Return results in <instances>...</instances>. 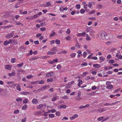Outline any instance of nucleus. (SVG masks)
Instances as JSON below:
<instances>
[{
  "label": "nucleus",
  "mask_w": 122,
  "mask_h": 122,
  "mask_svg": "<svg viewBox=\"0 0 122 122\" xmlns=\"http://www.w3.org/2000/svg\"><path fill=\"white\" fill-rule=\"evenodd\" d=\"M57 99V97H56L55 96L53 97L51 99L52 101H54L56 100Z\"/></svg>",
  "instance_id": "ea45409f"
},
{
  "label": "nucleus",
  "mask_w": 122,
  "mask_h": 122,
  "mask_svg": "<svg viewBox=\"0 0 122 122\" xmlns=\"http://www.w3.org/2000/svg\"><path fill=\"white\" fill-rule=\"evenodd\" d=\"M66 32L67 34H69L70 33V30L69 29H68L66 31Z\"/></svg>",
  "instance_id": "6e6d98bb"
},
{
  "label": "nucleus",
  "mask_w": 122,
  "mask_h": 122,
  "mask_svg": "<svg viewBox=\"0 0 122 122\" xmlns=\"http://www.w3.org/2000/svg\"><path fill=\"white\" fill-rule=\"evenodd\" d=\"M76 46H77V48H80L81 47V45H79V43H77L76 44Z\"/></svg>",
  "instance_id": "e2e57ef3"
},
{
  "label": "nucleus",
  "mask_w": 122,
  "mask_h": 122,
  "mask_svg": "<svg viewBox=\"0 0 122 122\" xmlns=\"http://www.w3.org/2000/svg\"><path fill=\"white\" fill-rule=\"evenodd\" d=\"M16 89L17 90H19V91H20L21 90L20 86L18 85H17V87H16Z\"/></svg>",
  "instance_id": "393cba45"
},
{
  "label": "nucleus",
  "mask_w": 122,
  "mask_h": 122,
  "mask_svg": "<svg viewBox=\"0 0 122 122\" xmlns=\"http://www.w3.org/2000/svg\"><path fill=\"white\" fill-rule=\"evenodd\" d=\"M104 118L103 117H101L98 118L97 120L99 121H101L102 120H103Z\"/></svg>",
  "instance_id": "4c0bfd02"
},
{
  "label": "nucleus",
  "mask_w": 122,
  "mask_h": 122,
  "mask_svg": "<svg viewBox=\"0 0 122 122\" xmlns=\"http://www.w3.org/2000/svg\"><path fill=\"white\" fill-rule=\"evenodd\" d=\"M76 55V54L75 53H73L70 55L71 56L72 58H74Z\"/></svg>",
  "instance_id": "bb28decb"
},
{
  "label": "nucleus",
  "mask_w": 122,
  "mask_h": 122,
  "mask_svg": "<svg viewBox=\"0 0 122 122\" xmlns=\"http://www.w3.org/2000/svg\"><path fill=\"white\" fill-rule=\"evenodd\" d=\"M15 72H13L11 73H9L8 74V75L9 76H15Z\"/></svg>",
  "instance_id": "9d476101"
},
{
  "label": "nucleus",
  "mask_w": 122,
  "mask_h": 122,
  "mask_svg": "<svg viewBox=\"0 0 122 122\" xmlns=\"http://www.w3.org/2000/svg\"><path fill=\"white\" fill-rule=\"evenodd\" d=\"M56 114L57 116H60L61 115V113L60 112L57 111L56 112Z\"/></svg>",
  "instance_id": "58836bf2"
},
{
  "label": "nucleus",
  "mask_w": 122,
  "mask_h": 122,
  "mask_svg": "<svg viewBox=\"0 0 122 122\" xmlns=\"http://www.w3.org/2000/svg\"><path fill=\"white\" fill-rule=\"evenodd\" d=\"M85 34H86V33L85 32L81 33H79V34H78L77 36H84Z\"/></svg>",
  "instance_id": "5701e85b"
},
{
  "label": "nucleus",
  "mask_w": 122,
  "mask_h": 122,
  "mask_svg": "<svg viewBox=\"0 0 122 122\" xmlns=\"http://www.w3.org/2000/svg\"><path fill=\"white\" fill-rule=\"evenodd\" d=\"M107 110V109H105V108H100L98 109L97 110V112L100 113H101Z\"/></svg>",
  "instance_id": "20e7f679"
},
{
  "label": "nucleus",
  "mask_w": 122,
  "mask_h": 122,
  "mask_svg": "<svg viewBox=\"0 0 122 122\" xmlns=\"http://www.w3.org/2000/svg\"><path fill=\"white\" fill-rule=\"evenodd\" d=\"M106 36H107L106 32L104 31H101L100 34V37L103 39H106Z\"/></svg>",
  "instance_id": "f257e3e1"
},
{
  "label": "nucleus",
  "mask_w": 122,
  "mask_h": 122,
  "mask_svg": "<svg viewBox=\"0 0 122 122\" xmlns=\"http://www.w3.org/2000/svg\"><path fill=\"white\" fill-rule=\"evenodd\" d=\"M76 7L77 9H79L80 8V4H77L76 5Z\"/></svg>",
  "instance_id": "c03bdc74"
},
{
  "label": "nucleus",
  "mask_w": 122,
  "mask_h": 122,
  "mask_svg": "<svg viewBox=\"0 0 122 122\" xmlns=\"http://www.w3.org/2000/svg\"><path fill=\"white\" fill-rule=\"evenodd\" d=\"M92 89L93 90H95L97 88V86H93L92 87Z\"/></svg>",
  "instance_id": "864d4df0"
},
{
  "label": "nucleus",
  "mask_w": 122,
  "mask_h": 122,
  "mask_svg": "<svg viewBox=\"0 0 122 122\" xmlns=\"http://www.w3.org/2000/svg\"><path fill=\"white\" fill-rule=\"evenodd\" d=\"M32 102L34 104H37L38 102V101L37 99L36 98L33 99L32 100Z\"/></svg>",
  "instance_id": "0eeeda50"
},
{
  "label": "nucleus",
  "mask_w": 122,
  "mask_h": 122,
  "mask_svg": "<svg viewBox=\"0 0 122 122\" xmlns=\"http://www.w3.org/2000/svg\"><path fill=\"white\" fill-rule=\"evenodd\" d=\"M54 73L53 72L50 71L47 73L46 76L48 77L53 76L54 75Z\"/></svg>",
  "instance_id": "f03ea898"
},
{
  "label": "nucleus",
  "mask_w": 122,
  "mask_h": 122,
  "mask_svg": "<svg viewBox=\"0 0 122 122\" xmlns=\"http://www.w3.org/2000/svg\"><path fill=\"white\" fill-rule=\"evenodd\" d=\"M93 67L97 68H99L101 67L99 64H94L93 65Z\"/></svg>",
  "instance_id": "1a4fd4ad"
},
{
  "label": "nucleus",
  "mask_w": 122,
  "mask_h": 122,
  "mask_svg": "<svg viewBox=\"0 0 122 122\" xmlns=\"http://www.w3.org/2000/svg\"><path fill=\"white\" fill-rule=\"evenodd\" d=\"M53 79L52 78H48L47 79V81L48 82H51L53 81Z\"/></svg>",
  "instance_id": "412c9836"
},
{
  "label": "nucleus",
  "mask_w": 122,
  "mask_h": 122,
  "mask_svg": "<svg viewBox=\"0 0 122 122\" xmlns=\"http://www.w3.org/2000/svg\"><path fill=\"white\" fill-rule=\"evenodd\" d=\"M78 116V115L76 114H74L73 116L70 117V119L71 120L74 119Z\"/></svg>",
  "instance_id": "39448f33"
},
{
  "label": "nucleus",
  "mask_w": 122,
  "mask_h": 122,
  "mask_svg": "<svg viewBox=\"0 0 122 122\" xmlns=\"http://www.w3.org/2000/svg\"><path fill=\"white\" fill-rule=\"evenodd\" d=\"M112 57V56L111 55H108L107 57V59H109L110 58H111Z\"/></svg>",
  "instance_id": "338daca9"
},
{
  "label": "nucleus",
  "mask_w": 122,
  "mask_h": 122,
  "mask_svg": "<svg viewBox=\"0 0 122 122\" xmlns=\"http://www.w3.org/2000/svg\"><path fill=\"white\" fill-rule=\"evenodd\" d=\"M26 117H25L24 119H22L21 120L22 122H25L26 120Z\"/></svg>",
  "instance_id": "0e129e2a"
},
{
  "label": "nucleus",
  "mask_w": 122,
  "mask_h": 122,
  "mask_svg": "<svg viewBox=\"0 0 122 122\" xmlns=\"http://www.w3.org/2000/svg\"><path fill=\"white\" fill-rule=\"evenodd\" d=\"M92 2H89L88 4V6L90 8H92L93 6L92 5Z\"/></svg>",
  "instance_id": "9b49d317"
},
{
  "label": "nucleus",
  "mask_w": 122,
  "mask_h": 122,
  "mask_svg": "<svg viewBox=\"0 0 122 122\" xmlns=\"http://www.w3.org/2000/svg\"><path fill=\"white\" fill-rule=\"evenodd\" d=\"M81 92L80 91H79L78 93V95L76 96V97H77L79 96V97H80V96L81 95Z\"/></svg>",
  "instance_id": "13d9d810"
},
{
  "label": "nucleus",
  "mask_w": 122,
  "mask_h": 122,
  "mask_svg": "<svg viewBox=\"0 0 122 122\" xmlns=\"http://www.w3.org/2000/svg\"><path fill=\"white\" fill-rule=\"evenodd\" d=\"M23 65V63H22L21 64H17V66L18 67H21Z\"/></svg>",
  "instance_id": "c9c22d12"
},
{
  "label": "nucleus",
  "mask_w": 122,
  "mask_h": 122,
  "mask_svg": "<svg viewBox=\"0 0 122 122\" xmlns=\"http://www.w3.org/2000/svg\"><path fill=\"white\" fill-rule=\"evenodd\" d=\"M55 115L53 114H49V116L51 118H53L55 117Z\"/></svg>",
  "instance_id": "f704fd0d"
},
{
  "label": "nucleus",
  "mask_w": 122,
  "mask_h": 122,
  "mask_svg": "<svg viewBox=\"0 0 122 122\" xmlns=\"http://www.w3.org/2000/svg\"><path fill=\"white\" fill-rule=\"evenodd\" d=\"M106 88L109 89H111L113 88V86L112 85L107 86H106Z\"/></svg>",
  "instance_id": "ddd939ff"
},
{
  "label": "nucleus",
  "mask_w": 122,
  "mask_h": 122,
  "mask_svg": "<svg viewBox=\"0 0 122 122\" xmlns=\"http://www.w3.org/2000/svg\"><path fill=\"white\" fill-rule=\"evenodd\" d=\"M71 84L70 82L68 83L66 85V87L67 88H69L71 86Z\"/></svg>",
  "instance_id": "a878e982"
},
{
  "label": "nucleus",
  "mask_w": 122,
  "mask_h": 122,
  "mask_svg": "<svg viewBox=\"0 0 122 122\" xmlns=\"http://www.w3.org/2000/svg\"><path fill=\"white\" fill-rule=\"evenodd\" d=\"M115 61L112 59H111L109 60V63H113Z\"/></svg>",
  "instance_id": "e433bc0d"
},
{
  "label": "nucleus",
  "mask_w": 122,
  "mask_h": 122,
  "mask_svg": "<svg viewBox=\"0 0 122 122\" xmlns=\"http://www.w3.org/2000/svg\"><path fill=\"white\" fill-rule=\"evenodd\" d=\"M16 59L15 58H12L11 59V61L12 63H14L16 61Z\"/></svg>",
  "instance_id": "72a5a7b5"
},
{
  "label": "nucleus",
  "mask_w": 122,
  "mask_h": 122,
  "mask_svg": "<svg viewBox=\"0 0 122 122\" xmlns=\"http://www.w3.org/2000/svg\"><path fill=\"white\" fill-rule=\"evenodd\" d=\"M38 81H33V82H31V83L32 84H36L38 83Z\"/></svg>",
  "instance_id": "3c124183"
},
{
  "label": "nucleus",
  "mask_w": 122,
  "mask_h": 122,
  "mask_svg": "<svg viewBox=\"0 0 122 122\" xmlns=\"http://www.w3.org/2000/svg\"><path fill=\"white\" fill-rule=\"evenodd\" d=\"M13 35V33L7 34L6 36V37L7 38H10L12 37Z\"/></svg>",
  "instance_id": "7ed1b4c3"
},
{
  "label": "nucleus",
  "mask_w": 122,
  "mask_h": 122,
  "mask_svg": "<svg viewBox=\"0 0 122 122\" xmlns=\"http://www.w3.org/2000/svg\"><path fill=\"white\" fill-rule=\"evenodd\" d=\"M10 44L9 41L6 40L4 43V45L5 46L7 45Z\"/></svg>",
  "instance_id": "aec40b11"
},
{
  "label": "nucleus",
  "mask_w": 122,
  "mask_h": 122,
  "mask_svg": "<svg viewBox=\"0 0 122 122\" xmlns=\"http://www.w3.org/2000/svg\"><path fill=\"white\" fill-rule=\"evenodd\" d=\"M40 29L41 31H45L46 30V29L45 27H42Z\"/></svg>",
  "instance_id": "de8ad7c7"
},
{
  "label": "nucleus",
  "mask_w": 122,
  "mask_h": 122,
  "mask_svg": "<svg viewBox=\"0 0 122 122\" xmlns=\"http://www.w3.org/2000/svg\"><path fill=\"white\" fill-rule=\"evenodd\" d=\"M66 107V106L65 105H61L60 108H62L65 109Z\"/></svg>",
  "instance_id": "2f4dec72"
},
{
  "label": "nucleus",
  "mask_w": 122,
  "mask_h": 122,
  "mask_svg": "<svg viewBox=\"0 0 122 122\" xmlns=\"http://www.w3.org/2000/svg\"><path fill=\"white\" fill-rule=\"evenodd\" d=\"M45 82V81L44 80H42L40 81H39L38 83L39 84H43Z\"/></svg>",
  "instance_id": "4be33fe9"
},
{
  "label": "nucleus",
  "mask_w": 122,
  "mask_h": 122,
  "mask_svg": "<svg viewBox=\"0 0 122 122\" xmlns=\"http://www.w3.org/2000/svg\"><path fill=\"white\" fill-rule=\"evenodd\" d=\"M27 102V99H25L23 101V103H24L26 104Z\"/></svg>",
  "instance_id": "052dcab7"
},
{
  "label": "nucleus",
  "mask_w": 122,
  "mask_h": 122,
  "mask_svg": "<svg viewBox=\"0 0 122 122\" xmlns=\"http://www.w3.org/2000/svg\"><path fill=\"white\" fill-rule=\"evenodd\" d=\"M99 58L100 59L99 62L100 63L102 62L105 59V58L104 57L102 56L100 57Z\"/></svg>",
  "instance_id": "6e6552de"
},
{
  "label": "nucleus",
  "mask_w": 122,
  "mask_h": 122,
  "mask_svg": "<svg viewBox=\"0 0 122 122\" xmlns=\"http://www.w3.org/2000/svg\"><path fill=\"white\" fill-rule=\"evenodd\" d=\"M87 32H92V30L91 29V27H88L86 29V30Z\"/></svg>",
  "instance_id": "2eb2a0df"
},
{
  "label": "nucleus",
  "mask_w": 122,
  "mask_h": 122,
  "mask_svg": "<svg viewBox=\"0 0 122 122\" xmlns=\"http://www.w3.org/2000/svg\"><path fill=\"white\" fill-rule=\"evenodd\" d=\"M42 35L41 33H38L36 36V37L37 38H38L39 37L41 36Z\"/></svg>",
  "instance_id": "09e8293b"
},
{
  "label": "nucleus",
  "mask_w": 122,
  "mask_h": 122,
  "mask_svg": "<svg viewBox=\"0 0 122 122\" xmlns=\"http://www.w3.org/2000/svg\"><path fill=\"white\" fill-rule=\"evenodd\" d=\"M47 89L46 85L42 86L41 88L38 90V91H42Z\"/></svg>",
  "instance_id": "423d86ee"
},
{
  "label": "nucleus",
  "mask_w": 122,
  "mask_h": 122,
  "mask_svg": "<svg viewBox=\"0 0 122 122\" xmlns=\"http://www.w3.org/2000/svg\"><path fill=\"white\" fill-rule=\"evenodd\" d=\"M116 56L118 58L122 59V56L121 55H118V54H117L116 55Z\"/></svg>",
  "instance_id": "6ab92c4d"
},
{
  "label": "nucleus",
  "mask_w": 122,
  "mask_h": 122,
  "mask_svg": "<svg viewBox=\"0 0 122 122\" xmlns=\"http://www.w3.org/2000/svg\"><path fill=\"white\" fill-rule=\"evenodd\" d=\"M87 53L86 52H84L83 53V57H85L86 56V55H87Z\"/></svg>",
  "instance_id": "5fc2aeb1"
},
{
  "label": "nucleus",
  "mask_w": 122,
  "mask_h": 122,
  "mask_svg": "<svg viewBox=\"0 0 122 122\" xmlns=\"http://www.w3.org/2000/svg\"><path fill=\"white\" fill-rule=\"evenodd\" d=\"M55 32L54 31V30H52V34H50L49 35V37L50 38L51 37H52L54 35L56 34Z\"/></svg>",
  "instance_id": "dca6fc26"
},
{
  "label": "nucleus",
  "mask_w": 122,
  "mask_h": 122,
  "mask_svg": "<svg viewBox=\"0 0 122 122\" xmlns=\"http://www.w3.org/2000/svg\"><path fill=\"white\" fill-rule=\"evenodd\" d=\"M117 37L118 38L122 39V35H117Z\"/></svg>",
  "instance_id": "774afa93"
},
{
  "label": "nucleus",
  "mask_w": 122,
  "mask_h": 122,
  "mask_svg": "<svg viewBox=\"0 0 122 122\" xmlns=\"http://www.w3.org/2000/svg\"><path fill=\"white\" fill-rule=\"evenodd\" d=\"M95 12V10H92L90 11V12H89V14H94Z\"/></svg>",
  "instance_id": "a19ab883"
},
{
  "label": "nucleus",
  "mask_w": 122,
  "mask_h": 122,
  "mask_svg": "<svg viewBox=\"0 0 122 122\" xmlns=\"http://www.w3.org/2000/svg\"><path fill=\"white\" fill-rule=\"evenodd\" d=\"M43 104H41L39 105V107H37V108L38 109H41L43 107Z\"/></svg>",
  "instance_id": "4468645a"
},
{
  "label": "nucleus",
  "mask_w": 122,
  "mask_h": 122,
  "mask_svg": "<svg viewBox=\"0 0 122 122\" xmlns=\"http://www.w3.org/2000/svg\"><path fill=\"white\" fill-rule=\"evenodd\" d=\"M71 37L70 36H67L66 37V40H69L71 39Z\"/></svg>",
  "instance_id": "79ce46f5"
},
{
  "label": "nucleus",
  "mask_w": 122,
  "mask_h": 122,
  "mask_svg": "<svg viewBox=\"0 0 122 122\" xmlns=\"http://www.w3.org/2000/svg\"><path fill=\"white\" fill-rule=\"evenodd\" d=\"M97 9H102L103 7V6L100 5H97Z\"/></svg>",
  "instance_id": "b1692460"
},
{
  "label": "nucleus",
  "mask_w": 122,
  "mask_h": 122,
  "mask_svg": "<svg viewBox=\"0 0 122 122\" xmlns=\"http://www.w3.org/2000/svg\"><path fill=\"white\" fill-rule=\"evenodd\" d=\"M16 100L17 102H19V101L21 102L22 101V99L21 98H19L16 99Z\"/></svg>",
  "instance_id": "cd10ccee"
},
{
  "label": "nucleus",
  "mask_w": 122,
  "mask_h": 122,
  "mask_svg": "<svg viewBox=\"0 0 122 122\" xmlns=\"http://www.w3.org/2000/svg\"><path fill=\"white\" fill-rule=\"evenodd\" d=\"M33 77V76H32L30 75L27 76L26 77L27 78L30 79L32 78Z\"/></svg>",
  "instance_id": "37998d69"
},
{
  "label": "nucleus",
  "mask_w": 122,
  "mask_h": 122,
  "mask_svg": "<svg viewBox=\"0 0 122 122\" xmlns=\"http://www.w3.org/2000/svg\"><path fill=\"white\" fill-rule=\"evenodd\" d=\"M62 98L64 99H67L68 98V97L66 96H64V97H62Z\"/></svg>",
  "instance_id": "69168bd1"
},
{
  "label": "nucleus",
  "mask_w": 122,
  "mask_h": 122,
  "mask_svg": "<svg viewBox=\"0 0 122 122\" xmlns=\"http://www.w3.org/2000/svg\"><path fill=\"white\" fill-rule=\"evenodd\" d=\"M61 67V66L60 64H59L56 67V68L58 70H59L60 69V68Z\"/></svg>",
  "instance_id": "8fccbe9b"
},
{
  "label": "nucleus",
  "mask_w": 122,
  "mask_h": 122,
  "mask_svg": "<svg viewBox=\"0 0 122 122\" xmlns=\"http://www.w3.org/2000/svg\"><path fill=\"white\" fill-rule=\"evenodd\" d=\"M34 43L35 44H39V41H38V40L35 41L34 42Z\"/></svg>",
  "instance_id": "bf43d9fd"
},
{
  "label": "nucleus",
  "mask_w": 122,
  "mask_h": 122,
  "mask_svg": "<svg viewBox=\"0 0 122 122\" xmlns=\"http://www.w3.org/2000/svg\"><path fill=\"white\" fill-rule=\"evenodd\" d=\"M85 12V10L83 9H82L80 11V13L81 14H83V13H84Z\"/></svg>",
  "instance_id": "603ef678"
},
{
  "label": "nucleus",
  "mask_w": 122,
  "mask_h": 122,
  "mask_svg": "<svg viewBox=\"0 0 122 122\" xmlns=\"http://www.w3.org/2000/svg\"><path fill=\"white\" fill-rule=\"evenodd\" d=\"M55 42L56 44L59 45L60 44V41L59 39H56L55 40Z\"/></svg>",
  "instance_id": "c756f323"
},
{
  "label": "nucleus",
  "mask_w": 122,
  "mask_h": 122,
  "mask_svg": "<svg viewBox=\"0 0 122 122\" xmlns=\"http://www.w3.org/2000/svg\"><path fill=\"white\" fill-rule=\"evenodd\" d=\"M19 112V111L18 109L15 110L14 112V113L15 114H17Z\"/></svg>",
  "instance_id": "a18cd8bd"
},
{
  "label": "nucleus",
  "mask_w": 122,
  "mask_h": 122,
  "mask_svg": "<svg viewBox=\"0 0 122 122\" xmlns=\"http://www.w3.org/2000/svg\"><path fill=\"white\" fill-rule=\"evenodd\" d=\"M49 63L50 64H53L54 63V61L53 60L52 61H49Z\"/></svg>",
  "instance_id": "4d7b16f0"
},
{
  "label": "nucleus",
  "mask_w": 122,
  "mask_h": 122,
  "mask_svg": "<svg viewBox=\"0 0 122 122\" xmlns=\"http://www.w3.org/2000/svg\"><path fill=\"white\" fill-rule=\"evenodd\" d=\"M38 57H32L30 59V60L31 61L33 60H36L37 59H38Z\"/></svg>",
  "instance_id": "c85d7f7f"
},
{
  "label": "nucleus",
  "mask_w": 122,
  "mask_h": 122,
  "mask_svg": "<svg viewBox=\"0 0 122 122\" xmlns=\"http://www.w3.org/2000/svg\"><path fill=\"white\" fill-rule=\"evenodd\" d=\"M21 93L22 94L24 95H27L28 94H29L30 93L29 92L24 91L21 92Z\"/></svg>",
  "instance_id": "f8f14e48"
},
{
  "label": "nucleus",
  "mask_w": 122,
  "mask_h": 122,
  "mask_svg": "<svg viewBox=\"0 0 122 122\" xmlns=\"http://www.w3.org/2000/svg\"><path fill=\"white\" fill-rule=\"evenodd\" d=\"M62 10H61V9H60V11H63L64 10H66L67 9V7H65V8H64V7L63 6H62Z\"/></svg>",
  "instance_id": "473e14b6"
},
{
  "label": "nucleus",
  "mask_w": 122,
  "mask_h": 122,
  "mask_svg": "<svg viewBox=\"0 0 122 122\" xmlns=\"http://www.w3.org/2000/svg\"><path fill=\"white\" fill-rule=\"evenodd\" d=\"M11 27V26L10 25L5 26L3 27V28L5 29H6L7 28H9Z\"/></svg>",
  "instance_id": "49530a36"
},
{
  "label": "nucleus",
  "mask_w": 122,
  "mask_h": 122,
  "mask_svg": "<svg viewBox=\"0 0 122 122\" xmlns=\"http://www.w3.org/2000/svg\"><path fill=\"white\" fill-rule=\"evenodd\" d=\"M27 108V106L26 105H25L23 106L22 107V109L25 110Z\"/></svg>",
  "instance_id": "a211bd4d"
},
{
  "label": "nucleus",
  "mask_w": 122,
  "mask_h": 122,
  "mask_svg": "<svg viewBox=\"0 0 122 122\" xmlns=\"http://www.w3.org/2000/svg\"><path fill=\"white\" fill-rule=\"evenodd\" d=\"M112 72L110 71H109L106 72V73L108 74H112Z\"/></svg>",
  "instance_id": "680f3d73"
},
{
  "label": "nucleus",
  "mask_w": 122,
  "mask_h": 122,
  "mask_svg": "<svg viewBox=\"0 0 122 122\" xmlns=\"http://www.w3.org/2000/svg\"><path fill=\"white\" fill-rule=\"evenodd\" d=\"M86 40H91V38L88 36V34H86Z\"/></svg>",
  "instance_id": "7c9ffc66"
},
{
  "label": "nucleus",
  "mask_w": 122,
  "mask_h": 122,
  "mask_svg": "<svg viewBox=\"0 0 122 122\" xmlns=\"http://www.w3.org/2000/svg\"><path fill=\"white\" fill-rule=\"evenodd\" d=\"M5 69L10 70L11 68L10 66L9 65H7L5 66Z\"/></svg>",
  "instance_id": "f3484780"
}]
</instances>
